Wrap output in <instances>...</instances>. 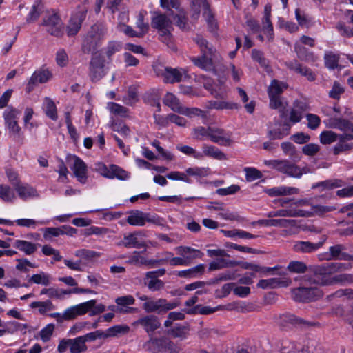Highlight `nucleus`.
Here are the masks:
<instances>
[{
    "mask_svg": "<svg viewBox=\"0 0 353 353\" xmlns=\"http://www.w3.org/2000/svg\"><path fill=\"white\" fill-rule=\"evenodd\" d=\"M271 6L269 4L265 5L264 8V14L262 19L261 30L266 35L269 41H272L274 39L273 26L270 21Z\"/></svg>",
    "mask_w": 353,
    "mask_h": 353,
    "instance_id": "nucleus-20",
    "label": "nucleus"
},
{
    "mask_svg": "<svg viewBox=\"0 0 353 353\" xmlns=\"http://www.w3.org/2000/svg\"><path fill=\"white\" fill-rule=\"evenodd\" d=\"M287 88V85L281 81L274 79L271 81L268 88V94L270 99V107L272 109H279L283 113L285 105L282 102L280 95L284 90Z\"/></svg>",
    "mask_w": 353,
    "mask_h": 353,
    "instance_id": "nucleus-3",
    "label": "nucleus"
},
{
    "mask_svg": "<svg viewBox=\"0 0 353 353\" xmlns=\"http://www.w3.org/2000/svg\"><path fill=\"white\" fill-rule=\"evenodd\" d=\"M185 172L187 176L203 177L208 175L210 170L208 168L194 167L187 168Z\"/></svg>",
    "mask_w": 353,
    "mask_h": 353,
    "instance_id": "nucleus-56",
    "label": "nucleus"
},
{
    "mask_svg": "<svg viewBox=\"0 0 353 353\" xmlns=\"http://www.w3.org/2000/svg\"><path fill=\"white\" fill-rule=\"evenodd\" d=\"M223 308V306L219 305L216 307H211L210 306H203L198 305L195 306L192 310L187 311L188 314H210L216 311L221 310Z\"/></svg>",
    "mask_w": 353,
    "mask_h": 353,
    "instance_id": "nucleus-45",
    "label": "nucleus"
},
{
    "mask_svg": "<svg viewBox=\"0 0 353 353\" xmlns=\"http://www.w3.org/2000/svg\"><path fill=\"white\" fill-rule=\"evenodd\" d=\"M245 27L248 28V30L252 34L258 33L260 31V26L257 20L251 16H247L245 22Z\"/></svg>",
    "mask_w": 353,
    "mask_h": 353,
    "instance_id": "nucleus-61",
    "label": "nucleus"
},
{
    "mask_svg": "<svg viewBox=\"0 0 353 353\" xmlns=\"http://www.w3.org/2000/svg\"><path fill=\"white\" fill-rule=\"evenodd\" d=\"M324 59L325 65L328 68L334 69L338 67L339 56L337 54L326 52Z\"/></svg>",
    "mask_w": 353,
    "mask_h": 353,
    "instance_id": "nucleus-59",
    "label": "nucleus"
},
{
    "mask_svg": "<svg viewBox=\"0 0 353 353\" xmlns=\"http://www.w3.org/2000/svg\"><path fill=\"white\" fill-rule=\"evenodd\" d=\"M19 114V110L13 107H8L3 114L6 127L12 135H18L21 132V129L17 121Z\"/></svg>",
    "mask_w": 353,
    "mask_h": 353,
    "instance_id": "nucleus-9",
    "label": "nucleus"
},
{
    "mask_svg": "<svg viewBox=\"0 0 353 353\" xmlns=\"http://www.w3.org/2000/svg\"><path fill=\"white\" fill-rule=\"evenodd\" d=\"M133 325H141L142 326L146 332H153L161 325L158 318L154 315H148L142 318L139 319L137 321L133 323Z\"/></svg>",
    "mask_w": 353,
    "mask_h": 353,
    "instance_id": "nucleus-19",
    "label": "nucleus"
},
{
    "mask_svg": "<svg viewBox=\"0 0 353 353\" xmlns=\"http://www.w3.org/2000/svg\"><path fill=\"white\" fill-rule=\"evenodd\" d=\"M51 279L52 278L50 274L44 272H40L37 274L32 275L29 279V282L37 285L48 286L50 284Z\"/></svg>",
    "mask_w": 353,
    "mask_h": 353,
    "instance_id": "nucleus-42",
    "label": "nucleus"
},
{
    "mask_svg": "<svg viewBox=\"0 0 353 353\" xmlns=\"http://www.w3.org/2000/svg\"><path fill=\"white\" fill-rule=\"evenodd\" d=\"M179 113L190 118L196 116L205 117L204 112L196 108H186L182 106Z\"/></svg>",
    "mask_w": 353,
    "mask_h": 353,
    "instance_id": "nucleus-55",
    "label": "nucleus"
},
{
    "mask_svg": "<svg viewBox=\"0 0 353 353\" xmlns=\"http://www.w3.org/2000/svg\"><path fill=\"white\" fill-rule=\"evenodd\" d=\"M293 298L296 301H311L322 296L321 290L316 287H301L292 290Z\"/></svg>",
    "mask_w": 353,
    "mask_h": 353,
    "instance_id": "nucleus-10",
    "label": "nucleus"
},
{
    "mask_svg": "<svg viewBox=\"0 0 353 353\" xmlns=\"http://www.w3.org/2000/svg\"><path fill=\"white\" fill-rule=\"evenodd\" d=\"M14 188L19 196L23 200L38 196L37 190L28 184L19 183V185H17Z\"/></svg>",
    "mask_w": 353,
    "mask_h": 353,
    "instance_id": "nucleus-29",
    "label": "nucleus"
},
{
    "mask_svg": "<svg viewBox=\"0 0 353 353\" xmlns=\"http://www.w3.org/2000/svg\"><path fill=\"white\" fill-rule=\"evenodd\" d=\"M75 256L85 259H93L101 256V253L86 249L76 251Z\"/></svg>",
    "mask_w": 353,
    "mask_h": 353,
    "instance_id": "nucleus-57",
    "label": "nucleus"
},
{
    "mask_svg": "<svg viewBox=\"0 0 353 353\" xmlns=\"http://www.w3.org/2000/svg\"><path fill=\"white\" fill-rule=\"evenodd\" d=\"M166 83H174L189 78L187 71L183 68H164L161 72Z\"/></svg>",
    "mask_w": 353,
    "mask_h": 353,
    "instance_id": "nucleus-14",
    "label": "nucleus"
},
{
    "mask_svg": "<svg viewBox=\"0 0 353 353\" xmlns=\"http://www.w3.org/2000/svg\"><path fill=\"white\" fill-rule=\"evenodd\" d=\"M14 190L8 185H0V199L5 202H12L15 199Z\"/></svg>",
    "mask_w": 353,
    "mask_h": 353,
    "instance_id": "nucleus-46",
    "label": "nucleus"
},
{
    "mask_svg": "<svg viewBox=\"0 0 353 353\" xmlns=\"http://www.w3.org/2000/svg\"><path fill=\"white\" fill-rule=\"evenodd\" d=\"M265 192L270 196H279L297 194L299 190L296 188L281 185L266 189Z\"/></svg>",
    "mask_w": 353,
    "mask_h": 353,
    "instance_id": "nucleus-26",
    "label": "nucleus"
},
{
    "mask_svg": "<svg viewBox=\"0 0 353 353\" xmlns=\"http://www.w3.org/2000/svg\"><path fill=\"white\" fill-rule=\"evenodd\" d=\"M109 176L108 179H117L121 181H126L130 178V173L117 165L112 164Z\"/></svg>",
    "mask_w": 353,
    "mask_h": 353,
    "instance_id": "nucleus-35",
    "label": "nucleus"
},
{
    "mask_svg": "<svg viewBox=\"0 0 353 353\" xmlns=\"http://www.w3.org/2000/svg\"><path fill=\"white\" fill-rule=\"evenodd\" d=\"M283 164L281 167L282 169L280 172L288 175L289 176L300 178L303 174L309 172V169L305 167L301 168L295 164L290 163L286 160H283Z\"/></svg>",
    "mask_w": 353,
    "mask_h": 353,
    "instance_id": "nucleus-22",
    "label": "nucleus"
},
{
    "mask_svg": "<svg viewBox=\"0 0 353 353\" xmlns=\"http://www.w3.org/2000/svg\"><path fill=\"white\" fill-rule=\"evenodd\" d=\"M107 108L112 114L121 117H126L128 114V109L118 103L113 102L108 103Z\"/></svg>",
    "mask_w": 353,
    "mask_h": 353,
    "instance_id": "nucleus-53",
    "label": "nucleus"
},
{
    "mask_svg": "<svg viewBox=\"0 0 353 353\" xmlns=\"http://www.w3.org/2000/svg\"><path fill=\"white\" fill-rule=\"evenodd\" d=\"M294 51L299 59L305 61L314 62L318 59L312 52H309L305 47L302 46L299 42L295 43Z\"/></svg>",
    "mask_w": 353,
    "mask_h": 353,
    "instance_id": "nucleus-33",
    "label": "nucleus"
},
{
    "mask_svg": "<svg viewBox=\"0 0 353 353\" xmlns=\"http://www.w3.org/2000/svg\"><path fill=\"white\" fill-rule=\"evenodd\" d=\"M85 14L83 13H80L72 17L69 25L68 26V36H74L79 32L81 26V22L83 20Z\"/></svg>",
    "mask_w": 353,
    "mask_h": 353,
    "instance_id": "nucleus-34",
    "label": "nucleus"
},
{
    "mask_svg": "<svg viewBox=\"0 0 353 353\" xmlns=\"http://www.w3.org/2000/svg\"><path fill=\"white\" fill-rule=\"evenodd\" d=\"M303 110H304L302 106H296L292 108L290 112V121L293 123L299 122L302 119V113Z\"/></svg>",
    "mask_w": 353,
    "mask_h": 353,
    "instance_id": "nucleus-63",
    "label": "nucleus"
},
{
    "mask_svg": "<svg viewBox=\"0 0 353 353\" xmlns=\"http://www.w3.org/2000/svg\"><path fill=\"white\" fill-rule=\"evenodd\" d=\"M70 167L78 181L85 183L88 179L87 166L77 156L70 155L68 157Z\"/></svg>",
    "mask_w": 353,
    "mask_h": 353,
    "instance_id": "nucleus-7",
    "label": "nucleus"
},
{
    "mask_svg": "<svg viewBox=\"0 0 353 353\" xmlns=\"http://www.w3.org/2000/svg\"><path fill=\"white\" fill-rule=\"evenodd\" d=\"M179 305L176 301L169 302L163 298H151L150 301L143 303L142 307L148 313L162 314L177 307Z\"/></svg>",
    "mask_w": 353,
    "mask_h": 353,
    "instance_id": "nucleus-4",
    "label": "nucleus"
},
{
    "mask_svg": "<svg viewBox=\"0 0 353 353\" xmlns=\"http://www.w3.org/2000/svg\"><path fill=\"white\" fill-rule=\"evenodd\" d=\"M243 171L245 174V179L249 182L261 179L263 176L261 172L255 168L246 167Z\"/></svg>",
    "mask_w": 353,
    "mask_h": 353,
    "instance_id": "nucleus-54",
    "label": "nucleus"
},
{
    "mask_svg": "<svg viewBox=\"0 0 353 353\" xmlns=\"http://www.w3.org/2000/svg\"><path fill=\"white\" fill-rule=\"evenodd\" d=\"M339 142L333 147L334 154L339 155L343 152H347L353 149V143L350 142L353 140V132H347L339 134Z\"/></svg>",
    "mask_w": 353,
    "mask_h": 353,
    "instance_id": "nucleus-15",
    "label": "nucleus"
},
{
    "mask_svg": "<svg viewBox=\"0 0 353 353\" xmlns=\"http://www.w3.org/2000/svg\"><path fill=\"white\" fill-rule=\"evenodd\" d=\"M43 25L51 35L60 37L63 32V24L57 13L48 12L44 17Z\"/></svg>",
    "mask_w": 353,
    "mask_h": 353,
    "instance_id": "nucleus-8",
    "label": "nucleus"
},
{
    "mask_svg": "<svg viewBox=\"0 0 353 353\" xmlns=\"http://www.w3.org/2000/svg\"><path fill=\"white\" fill-rule=\"evenodd\" d=\"M301 210H296L292 208L291 205L289 206V208L286 209H281L278 210L276 211H272L270 212L268 214V217L269 218H273L276 216H281V217H299L302 216V212H301Z\"/></svg>",
    "mask_w": 353,
    "mask_h": 353,
    "instance_id": "nucleus-30",
    "label": "nucleus"
},
{
    "mask_svg": "<svg viewBox=\"0 0 353 353\" xmlns=\"http://www.w3.org/2000/svg\"><path fill=\"white\" fill-rule=\"evenodd\" d=\"M342 185H343V183L341 180L335 179V180H331V181H323L321 183L314 184L312 188H321L322 190L334 189V188L341 187Z\"/></svg>",
    "mask_w": 353,
    "mask_h": 353,
    "instance_id": "nucleus-51",
    "label": "nucleus"
},
{
    "mask_svg": "<svg viewBox=\"0 0 353 353\" xmlns=\"http://www.w3.org/2000/svg\"><path fill=\"white\" fill-rule=\"evenodd\" d=\"M239 107L240 105L236 103L225 101H211L209 102L208 105L209 108L216 110H237Z\"/></svg>",
    "mask_w": 353,
    "mask_h": 353,
    "instance_id": "nucleus-41",
    "label": "nucleus"
},
{
    "mask_svg": "<svg viewBox=\"0 0 353 353\" xmlns=\"http://www.w3.org/2000/svg\"><path fill=\"white\" fill-rule=\"evenodd\" d=\"M288 269L292 272L303 273L306 270V265L301 261H291L288 265Z\"/></svg>",
    "mask_w": 353,
    "mask_h": 353,
    "instance_id": "nucleus-64",
    "label": "nucleus"
},
{
    "mask_svg": "<svg viewBox=\"0 0 353 353\" xmlns=\"http://www.w3.org/2000/svg\"><path fill=\"white\" fill-rule=\"evenodd\" d=\"M105 75V60L100 53L93 54L90 63L89 76L92 81L100 80Z\"/></svg>",
    "mask_w": 353,
    "mask_h": 353,
    "instance_id": "nucleus-6",
    "label": "nucleus"
},
{
    "mask_svg": "<svg viewBox=\"0 0 353 353\" xmlns=\"http://www.w3.org/2000/svg\"><path fill=\"white\" fill-rule=\"evenodd\" d=\"M336 208L333 205H313L308 209H303L302 216H322L327 212L335 210Z\"/></svg>",
    "mask_w": 353,
    "mask_h": 353,
    "instance_id": "nucleus-24",
    "label": "nucleus"
},
{
    "mask_svg": "<svg viewBox=\"0 0 353 353\" xmlns=\"http://www.w3.org/2000/svg\"><path fill=\"white\" fill-rule=\"evenodd\" d=\"M345 249L344 245L341 244L330 247L328 252L326 253V259L353 261V256L344 252L343 250H345Z\"/></svg>",
    "mask_w": 353,
    "mask_h": 353,
    "instance_id": "nucleus-21",
    "label": "nucleus"
},
{
    "mask_svg": "<svg viewBox=\"0 0 353 353\" xmlns=\"http://www.w3.org/2000/svg\"><path fill=\"white\" fill-rule=\"evenodd\" d=\"M323 123L327 128L338 129L343 133L353 132V123L344 119L332 117L324 120Z\"/></svg>",
    "mask_w": 353,
    "mask_h": 353,
    "instance_id": "nucleus-17",
    "label": "nucleus"
},
{
    "mask_svg": "<svg viewBox=\"0 0 353 353\" xmlns=\"http://www.w3.org/2000/svg\"><path fill=\"white\" fill-rule=\"evenodd\" d=\"M130 327L125 325H117L112 326L105 331H103L104 339L108 337H115L119 335L125 334L128 333Z\"/></svg>",
    "mask_w": 353,
    "mask_h": 353,
    "instance_id": "nucleus-39",
    "label": "nucleus"
},
{
    "mask_svg": "<svg viewBox=\"0 0 353 353\" xmlns=\"http://www.w3.org/2000/svg\"><path fill=\"white\" fill-rule=\"evenodd\" d=\"M93 301H86L80 304L71 306L65 309L63 312L65 321H69L75 319L78 316L86 314L93 305Z\"/></svg>",
    "mask_w": 353,
    "mask_h": 353,
    "instance_id": "nucleus-16",
    "label": "nucleus"
},
{
    "mask_svg": "<svg viewBox=\"0 0 353 353\" xmlns=\"http://www.w3.org/2000/svg\"><path fill=\"white\" fill-rule=\"evenodd\" d=\"M30 307L32 309H38V312L42 315L55 309V306L50 300L46 301H34L30 303Z\"/></svg>",
    "mask_w": 353,
    "mask_h": 353,
    "instance_id": "nucleus-40",
    "label": "nucleus"
},
{
    "mask_svg": "<svg viewBox=\"0 0 353 353\" xmlns=\"http://www.w3.org/2000/svg\"><path fill=\"white\" fill-rule=\"evenodd\" d=\"M70 351L71 353H81L87 350V346L83 341L81 336L70 339Z\"/></svg>",
    "mask_w": 353,
    "mask_h": 353,
    "instance_id": "nucleus-49",
    "label": "nucleus"
},
{
    "mask_svg": "<svg viewBox=\"0 0 353 353\" xmlns=\"http://www.w3.org/2000/svg\"><path fill=\"white\" fill-rule=\"evenodd\" d=\"M176 253L184 257L188 261L189 265L194 259L201 258L203 256L202 252L199 250L192 248L188 246H179L175 248Z\"/></svg>",
    "mask_w": 353,
    "mask_h": 353,
    "instance_id": "nucleus-28",
    "label": "nucleus"
},
{
    "mask_svg": "<svg viewBox=\"0 0 353 353\" xmlns=\"http://www.w3.org/2000/svg\"><path fill=\"white\" fill-rule=\"evenodd\" d=\"M351 268L350 263H330L317 266L314 269L315 278L330 277L329 275L336 272L349 270Z\"/></svg>",
    "mask_w": 353,
    "mask_h": 353,
    "instance_id": "nucleus-5",
    "label": "nucleus"
},
{
    "mask_svg": "<svg viewBox=\"0 0 353 353\" xmlns=\"http://www.w3.org/2000/svg\"><path fill=\"white\" fill-rule=\"evenodd\" d=\"M144 234L141 232L130 233L124 236L123 245L126 248H145V243L140 241V237L143 236Z\"/></svg>",
    "mask_w": 353,
    "mask_h": 353,
    "instance_id": "nucleus-23",
    "label": "nucleus"
},
{
    "mask_svg": "<svg viewBox=\"0 0 353 353\" xmlns=\"http://www.w3.org/2000/svg\"><path fill=\"white\" fill-rule=\"evenodd\" d=\"M98 40L92 35H88L83 43V50L84 52H90L94 49L97 46Z\"/></svg>",
    "mask_w": 353,
    "mask_h": 353,
    "instance_id": "nucleus-60",
    "label": "nucleus"
},
{
    "mask_svg": "<svg viewBox=\"0 0 353 353\" xmlns=\"http://www.w3.org/2000/svg\"><path fill=\"white\" fill-rule=\"evenodd\" d=\"M146 285L151 291H159L164 288V282L156 277L146 276Z\"/></svg>",
    "mask_w": 353,
    "mask_h": 353,
    "instance_id": "nucleus-50",
    "label": "nucleus"
},
{
    "mask_svg": "<svg viewBox=\"0 0 353 353\" xmlns=\"http://www.w3.org/2000/svg\"><path fill=\"white\" fill-rule=\"evenodd\" d=\"M192 9L194 12L192 17L197 19L199 16L200 11L203 10V15L208 23L212 30L216 28V23L214 21L213 16L209 10L208 4L205 0H192Z\"/></svg>",
    "mask_w": 353,
    "mask_h": 353,
    "instance_id": "nucleus-11",
    "label": "nucleus"
},
{
    "mask_svg": "<svg viewBox=\"0 0 353 353\" xmlns=\"http://www.w3.org/2000/svg\"><path fill=\"white\" fill-rule=\"evenodd\" d=\"M209 138L221 145L227 146L232 143L230 134L220 128H211Z\"/></svg>",
    "mask_w": 353,
    "mask_h": 353,
    "instance_id": "nucleus-18",
    "label": "nucleus"
},
{
    "mask_svg": "<svg viewBox=\"0 0 353 353\" xmlns=\"http://www.w3.org/2000/svg\"><path fill=\"white\" fill-rule=\"evenodd\" d=\"M339 138V134L331 130L323 131L319 135L320 142L323 145L331 144L337 141Z\"/></svg>",
    "mask_w": 353,
    "mask_h": 353,
    "instance_id": "nucleus-47",
    "label": "nucleus"
},
{
    "mask_svg": "<svg viewBox=\"0 0 353 353\" xmlns=\"http://www.w3.org/2000/svg\"><path fill=\"white\" fill-rule=\"evenodd\" d=\"M204 265L199 264L185 270L178 271L176 274L180 277L194 278L203 274Z\"/></svg>",
    "mask_w": 353,
    "mask_h": 353,
    "instance_id": "nucleus-43",
    "label": "nucleus"
},
{
    "mask_svg": "<svg viewBox=\"0 0 353 353\" xmlns=\"http://www.w3.org/2000/svg\"><path fill=\"white\" fill-rule=\"evenodd\" d=\"M126 221L133 226H143L146 223H156L157 219L148 213L139 210H132L128 213Z\"/></svg>",
    "mask_w": 353,
    "mask_h": 353,
    "instance_id": "nucleus-12",
    "label": "nucleus"
},
{
    "mask_svg": "<svg viewBox=\"0 0 353 353\" xmlns=\"http://www.w3.org/2000/svg\"><path fill=\"white\" fill-rule=\"evenodd\" d=\"M194 41L200 48L202 55L197 57H191V61L196 66L202 70L206 71L214 70V65L211 57L213 52L212 46H210L208 41L200 36H196Z\"/></svg>",
    "mask_w": 353,
    "mask_h": 353,
    "instance_id": "nucleus-1",
    "label": "nucleus"
},
{
    "mask_svg": "<svg viewBox=\"0 0 353 353\" xmlns=\"http://www.w3.org/2000/svg\"><path fill=\"white\" fill-rule=\"evenodd\" d=\"M17 226L34 230L39 225H44L49 223V221L36 220L34 219H19L14 221Z\"/></svg>",
    "mask_w": 353,
    "mask_h": 353,
    "instance_id": "nucleus-32",
    "label": "nucleus"
},
{
    "mask_svg": "<svg viewBox=\"0 0 353 353\" xmlns=\"http://www.w3.org/2000/svg\"><path fill=\"white\" fill-rule=\"evenodd\" d=\"M52 78V73L48 70H42L35 72L30 77L27 85L28 92L33 88V85L37 83H43L48 81Z\"/></svg>",
    "mask_w": 353,
    "mask_h": 353,
    "instance_id": "nucleus-25",
    "label": "nucleus"
},
{
    "mask_svg": "<svg viewBox=\"0 0 353 353\" xmlns=\"http://www.w3.org/2000/svg\"><path fill=\"white\" fill-rule=\"evenodd\" d=\"M323 243V241L316 243L309 241H298L294 244V248L296 252L310 253L319 249Z\"/></svg>",
    "mask_w": 353,
    "mask_h": 353,
    "instance_id": "nucleus-31",
    "label": "nucleus"
},
{
    "mask_svg": "<svg viewBox=\"0 0 353 353\" xmlns=\"http://www.w3.org/2000/svg\"><path fill=\"white\" fill-rule=\"evenodd\" d=\"M292 283L290 279L283 277H273L268 279H261L256 284L258 288L267 290V289H276L279 288H285Z\"/></svg>",
    "mask_w": 353,
    "mask_h": 353,
    "instance_id": "nucleus-13",
    "label": "nucleus"
},
{
    "mask_svg": "<svg viewBox=\"0 0 353 353\" xmlns=\"http://www.w3.org/2000/svg\"><path fill=\"white\" fill-rule=\"evenodd\" d=\"M42 108L47 117L53 121L58 119L57 110L54 101L49 97H45Z\"/></svg>",
    "mask_w": 353,
    "mask_h": 353,
    "instance_id": "nucleus-36",
    "label": "nucleus"
},
{
    "mask_svg": "<svg viewBox=\"0 0 353 353\" xmlns=\"http://www.w3.org/2000/svg\"><path fill=\"white\" fill-rule=\"evenodd\" d=\"M163 339H152L146 344L147 348L154 353L163 352Z\"/></svg>",
    "mask_w": 353,
    "mask_h": 353,
    "instance_id": "nucleus-52",
    "label": "nucleus"
},
{
    "mask_svg": "<svg viewBox=\"0 0 353 353\" xmlns=\"http://www.w3.org/2000/svg\"><path fill=\"white\" fill-rule=\"evenodd\" d=\"M313 282L320 285H331L336 282L352 283L353 282V275L344 274L335 276L332 278L322 277L321 279H314Z\"/></svg>",
    "mask_w": 353,
    "mask_h": 353,
    "instance_id": "nucleus-27",
    "label": "nucleus"
},
{
    "mask_svg": "<svg viewBox=\"0 0 353 353\" xmlns=\"http://www.w3.org/2000/svg\"><path fill=\"white\" fill-rule=\"evenodd\" d=\"M14 247L27 255L33 254L37 249V244L25 240H16Z\"/></svg>",
    "mask_w": 353,
    "mask_h": 353,
    "instance_id": "nucleus-37",
    "label": "nucleus"
},
{
    "mask_svg": "<svg viewBox=\"0 0 353 353\" xmlns=\"http://www.w3.org/2000/svg\"><path fill=\"white\" fill-rule=\"evenodd\" d=\"M43 238L50 240L52 237H57L63 235L62 228H46L43 230Z\"/></svg>",
    "mask_w": 353,
    "mask_h": 353,
    "instance_id": "nucleus-62",
    "label": "nucleus"
},
{
    "mask_svg": "<svg viewBox=\"0 0 353 353\" xmlns=\"http://www.w3.org/2000/svg\"><path fill=\"white\" fill-rule=\"evenodd\" d=\"M163 103L178 113L182 107L176 97L171 92L166 93L163 98Z\"/></svg>",
    "mask_w": 353,
    "mask_h": 353,
    "instance_id": "nucleus-44",
    "label": "nucleus"
},
{
    "mask_svg": "<svg viewBox=\"0 0 353 353\" xmlns=\"http://www.w3.org/2000/svg\"><path fill=\"white\" fill-rule=\"evenodd\" d=\"M153 28L158 30L161 41L170 48H173L172 42V23L170 19L163 14H158L153 17L151 21Z\"/></svg>",
    "mask_w": 353,
    "mask_h": 353,
    "instance_id": "nucleus-2",
    "label": "nucleus"
},
{
    "mask_svg": "<svg viewBox=\"0 0 353 353\" xmlns=\"http://www.w3.org/2000/svg\"><path fill=\"white\" fill-rule=\"evenodd\" d=\"M202 150L203 158L204 156H208L218 160L226 159L225 154L215 146L204 145L202 147Z\"/></svg>",
    "mask_w": 353,
    "mask_h": 353,
    "instance_id": "nucleus-38",
    "label": "nucleus"
},
{
    "mask_svg": "<svg viewBox=\"0 0 353 353\" xmlns=\"http://www.w3.org/2000/svg\"><path fill=\"white\" fill-rule=\"evenodd\" d=\"M176 149L187 155L192 156L196 159H203V154L201 152L196 151L194 148L188 145H177Z\"/></svg>",
    "mask_w": 353,
    "mask_h": 353,
    "instance_id": "nucleus-58",
    "label": "nucleus"
},
{
    "mask_svg": "<svg viewBox=\"0 0 353 353\" xmlns=\"http://www.w3.org/2000/svg\"><path fill=\"white\" fill-rule=\"evenodd\" d=\"M115 303L119 307L129 309L130 312L134 310V308L129 306L134 304L135 299L132 295L121 296L115 299Z\"/></svg>",
    "mask_w": 353,
    "mask_h": 353,
    "instance_id": "nucleus-48",
    "label": "nucleus"
}]
</instances>
